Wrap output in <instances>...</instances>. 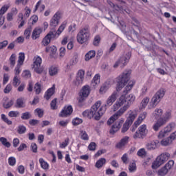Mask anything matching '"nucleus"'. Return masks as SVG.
Segmentation results:
<instances>
[{"mask_svg": "<svg viewBox=\"0 0 176 176\" xmlns=\"http://www.w3.org/2000/svg\"><path fill=\"white\" fill-rule=\"evenodd\" d=\"M76 39L80 45H83V43L89 42V39H90V27L86 25L82 28L78 33Z\"/></svg>", "mask_w": 176, "mask_h": 176, "instance_id": "obj_4", "label": "nucleus"}, {"mask_svg": "<svg viewBox=\"0 0 176 176\" xmlns=\"http://www.w3.org/2000/svg\"><path fill=\"white\" fill-rule=\"evenodd\" d=\"M1 119L5 123H7V124L10 125L13 124V122L9 120L5 114H1Z\"/></svg>", "mask_w": 176, "mask_h": 176, "instance_id": "obj_47", "label": "nucleus"}, {"mask_svg": "<svg viewBox=\"0 0 176 176\" xmlns=\"http://www.w3.org/2000/svg\"><path fill=\"white\" fill-rule=\"evenodd\" d=\"M130 58H131V52H128L125 56H121L119 58L118 61L121 65V68L127 65V63L130 61Z\"/></svg>", "mask_w": 176, "mask_h": 176, "instance_id": "obj_13", "label": "nucleus"}, {"mask_svg": "<svg viewBox=\"0 0 176 176\" xmlns=\"http://www.w3.org/2000/svg\"><path fill=\"white\" fill-rule=\"evenodd\" d=\"M69 142V138H66L65 140V142H63L62 144H60V148H65L68 146V144Z\"/></svg>", "mask_w": 176, "mask_h": 176, "instance_id": "obj_62", "label": "nucleus"}, {"mask_svg": "<svg viewBox=\"0 0 176 176\" xmlns=\"http://www.w3.org/2000/svg\"><path fill=\"white\" fill-rule=\"evenodd\" d=\"M96 57V51L91 50L85 54V61H89L91 58Z\"/></svg>", "mask_w": 176, "mask_h": 176, "instance_id": "obj_27", "label": "nucleus"}, {"mask_svg": "<svg viewBox=\"0 0 176 176\" xmlns=\"http://www.w3.org/2000/svg\"><path fill=\"white\" fill-rule=\"evenodd\" d=\"M18 20L20 23H24L25 20H27V18L23 13H19L18 15Z\"/></svg>", "mask_w": 176, "mask_h": 176, "instance_id": "obj_52", "label": "nucleus"}, {"mask_svg": "<svg viewBox=\"0 0 176 176\" xmlns=\"http://www.w3.org/2000/svg\"><path fill=\"white\" fill-rule=\"evenodd\" d=\"M146 118V112H143L142 113H141L138 120L135 122V127H138V126H140V124H141V123L142 122V120H144V119H145Z\"/></svg>", "mask_w": 176, "mask_h": 176, "instance_id": "obj_24", "label": "nucleus"}, {"mask_svg": "<svg viewBox=\"0 0 176 176\" xmlns=\"http://www.w3.org/2000/svg\"><path fill=\"white\" fill-rule=\"evenodd\" d=\"M39 163L41 164V166L43 170H49V164L43 160V158L39 159Z\"/></svg>", "mask_w": 176, "mask_h": 176, "instance_id": "obj_32", "label": "nucleus"}, {"mask_svg": "<svg viewBox=\"0 0 176 176\" xmlns=\"http://www.w3.org/2000/svg\"><path fill=\"white\" fill-rule=\"evenodd\" d=\"M41 64L42 58H41V56H37L34 62L33 69L35 73L38 74V75H41V74H46V71L43 69V67L41 66Z\"/></svg>", "mask_w": 176, "mask_h": 176, "instance_id": "obj_9", "label": "nucleus"}, {"mask_svg": "<svg viewBox=\"0 0 176 176\" xmlns=\"http://www.w3.org/2000/svg\"><path fill=\"white\" fill-rule=\"evenodd\" d=\"M123 113V111L119 110L117 111L115 114H113L108 120H107V124L108 126H111L112 123L115 122V120H118L120 116H122Z\"/></svg>", "mask_w": 176, "mask_h": 176, "instance_id": "obj_17", "label": "nucleus"}, {"mask_svg": "<svg viewBox=\"0 0 176 176\" xmlns=\"http://www.w3.org/2000/svg\"><path fill=\"white\" fill-rule=\"evenodd\" d=\"M169 144H171V140H170L168 138L167 140H163L161 141V144L164 146H167Z\"/></svg>", "mask_w": 176, "mask_h": 176, "instance_id": "obj_61", "label": "nucleus"}, {"mask_svg": "<svg viewBox=\"0 0 176 176\" xmlns=\"http://www.w3.org/2000/svg\"><path fill=\"white\" fill-rule=\"evenodd\" d=\"M80 134H81V138L84 141H87L89 140V135H87V133L85 131H80Z\"/></svg>", "mask_w": 176, "mask_h": 176, "instance_id": "obj_50", "label": "nucleus"}, {"mask_svg": "<svg viewBox=\"0 0 176 176\" xmlns=\"http://www.w3.org/2000/svg\"><path fill=\"white\" fill-rule=\"evenodd\" d=\"M168 173V170L166 166L162 167L160 170H158V175L164 176Z\"/></svg>", "mask_w": 176, "mask_h": 176, "instance_id": "obj_43", "label": "nucleus"}, {"mask_svg": "<svg viewBox=\"0 0 176 176\" xmlns=\"http://www.w3.org/2000/svg\"><path fill=\"white\" fill-rule=\"evenodd\" d=\"M148 45H145V47L147 49L148 52H155L153 50V44L152 43V41H147Z\"/></svg>", "mask_w": 176, "mask_h": 176, "instance_id": "obj_44", "label": "nucleus"}, {"mask_svg": "<svg viewBox=\"0 0 176 176\" xmlns=\"http://www.w3.org/2000/svg\"><path fill=\"white\" fill-rule=\"evenodd\" d=\"M3 107L5 108V109H9V108H12L13 107V104H14V102L13 100H10L9 101V98L6 97L3 98ZM8 101V102H7Z\"/></svg>", "mask_w": 176, "mask_h": 176, "instance_id": "obj_19", "label": "nucleus"}, {"mask_svg": "<svg viewBox=\"0 0 176 176\" xmlns=\"http://www.w3.org/2000/svg\"><path fill=\"white\" fill-rule=\"evenodd\" d=\"M42 85H41V83L36 82L34 85V89L35 90L36 94H41V91H42Z\"/></svg>", "mask_w": 176, "mask_h": 176, "instance_id": "obj_38", "label": "nucleus"}, {"mask_svg": "<svg viewBox=\"0 0 176 176\" xmlns=\"http://www.w3.org/2000/svg\"><path fill=\"white\" fill-rule=\"evenodd\" d=\"M58 72V69H57V67L52 66L49 69V74L50 76H54V75H57Z\"/></svg>", "mask_w": 176, "mask_h": 176, "instance_id": "obj_35", "label": "nucleus"}, {"mask_svg": "<svg viewBox=\"0 0 176 176\" xmlns=\"http://www.w3.org/2000/svg\"><path fill=\"white\" fill-rule=\"evenodd\" d=\"M31 31H32V26H29L24 32V36L25 39H30L31 36Z\"/></svg>", "mask_w": 176, "mask_h": 176, "instance_id": "obj_34", "label": "nucleus"}, {"mask_svg": "<svg viewBox=\"0 0 176 176\" xmlns=\"http://www.w3.org/2000/svg\"><path fill=\"white\" fill-rule=\"evenodd\" d=\"M147 133L146 125L143 124L138 128V131L135 132L133 138H145Z\"/></svg>", "mask_w": 176, "mask_h": 176, "instance_id": "obj_12", "label": "nucleus"}, {"mask_svg": "<svg viewBox=\"0 0 176 176\" xmlns=\"http://www.w3.org/2000/svg\"><path fill=\"white\" fill-rule=\"evenodd\" d=\"M51 109H57V98H54L52 100L51 103Z\"/></svg>", "mask_w": 176, "mask_h": 176, "instance_id": "obj_53", "label": "nucleus"}, {"mask_svg": "<svg viewBox=\"0 0 176 176\" xmlns=\"http://www.w3.org/2000/svg\"><path fill=\"white\" fill-rule=\"evenodd\" d=\"M8 116L10 118H18V116H20V112L18 111H11L8 113Z\"/></svg>", "mask_w": 176, "mask_h": 176, "instance_id": "obj_41", "label": "nucleus"}, {"mask_svg": "<svg viewBox=\"0 0 176 176\" xmlns=\"http://www.w3.org/2000/svg\"><path fill=\"white\" fill-rule=\"evenodd\" d=\"M115 101H116V93L113 92L107 99V104L101 107V101L98 100L89 110L87 109L82 112V116L88 118V119H93L94 118L95 120H100L107 111V108L111 107Z\"/></svg>", "mask_w": 176, "mask_h": 176, "instance_id": "obj_1", "label": "nucleus"}, {"mask_svg": "<svg viewBox=\"0 0 176 176\" xmlns=\"http://www.w3.org/2000/svg\"><path fill=\"white\" fill-rule=\"evenodd\" d=\"M38 123L39 120L35 119H32L29 121V124H30V126H36V124H38Z\"/></svg>", "mask_w": 176, "mask_h": 176, "instance_id": "obj_60", "label": "nucleus"}, {"mask_svg": "<svg viewBox=\"0 0 176 176\" xmlns=\"http://www.w3.org/2000/svg\"><path fill=\"white\" fill-rule=\"evenodd\" d=\"M64 28H65V24L63 23L57 31H56V29H52L42 41L43 46H47L52 41L57 39V37L64 31Z\"/></svg>", "mask_w": 176, "mask_h": 176, "instance_id": "obj_3", "label": "nucleus"}, {"mask_svg": "<svg viewBox=\"0 0 176 176\" xmlns=\"http://www.w3.org/2000/svg\"><path fill=\"white\" fill-rule=\"evenodd\" d=\"M21 81L20 79L17 77V76H15L13 78L12 84L14 87H17L19 85H20Z\"/></svg>", "mask_w": 176, "mask_h": 176, "instance_id": "obj_49", "label": "nucleus"}, {"mask_svg": "<svg viewBox=\"0 0 176 176\" xmlns=\"http://www.w3.org/2000/svg\"><path fill=\"white\" fill-rule=\"evenodd\" d=\"M171 110H168L165 112L164 118H160L157 122L153 125V129L155 131H158L159 129L162 127V126H164L170 119H171Z\"/></svg>", "mask_w": 176, "mask_h": 176, "instance_id": "obj_6", "label": "nucleus"}, {"mask_svg": "<svg viewBox=\"0 0 176 176\" xmlns=\"http://www.w3.org/2000/svg\"><path fill=\"white\" fill-rule=\"evenodd\" d=\"M43 29L41 28H36L32 32V38L34 41H36V39H38L39 36H41V34H42Z\"/></svg>", "mask_w": 176, "mask_h": 176, "instance_id": "obj_18", "label": "nucleus"}, {"mask_svg": "<svg viewBox=\"0 0 176 176\" xmlns=\"http://www.w3.org/2000/svg\"><path fill=\"white\" fill-rule=\"evenodd\" d=\"M31 118H32V116L29 111L23 113L21 116V119H22V120H29V119H31Z\"/></svg>", "mask_w": 176, "mask_h": 176, "instance_id": "obj_31", "label": "nucleus"}, {"mask_svg": "<svg viewBox=\"0 0 176 176\" xmlns=\"http://www.w3.org/2000/svg\"><path fill=\"white\" fill-rule=\"evenodd\" d=\"M134 85H135V80L130 81L128 85H126L124 88V90L123 91L124 94L122 95L120 98L121 102H122V104H124V105L122 108L120 109V111H123V113H124V112H126V111L129 109L130 105H131V104H133L134 101H135V96H134V95L131 94L127 95V93H129L130 90L133 89V86H134Z\"/></svg>", "mask_w": 176, "mask_h": 176, "instance_id": "obj_2", "label": "nucleus"}, {"mask_svg": "<svg viewBox=\"0 0 176 176\" xmlns=\"http://www.w3.org/2000/svg\"><path fill=\"white\" fill-rule=\"evenodd\" d=\"M10 91H12V85L8 84L4 89L3 92L5 93V94H9Z\"/></svg>", "mask_w": 176, "mask_h": 176, "instance_id": "obj_55", "label": "nucleus"}, {"mask_svg": "<svg viewBox=\"0 0 176 176\" xmlns=\"http://www.w3.org/2000/svg\"><path fill=\"white\" fill-rule=\"evenodd\" d=\"M74 112V109L72 105L65 106L59 113L60 118H67V116L72 115Z\"/></svg>", "mask_w": 176, "mask_h": 176, "instance_id": "obj_14", "label": "nucleus"}, {"mask_svg": "<svg viewBox=\"0 0 176 176\" xmlns=\"http://www.w3.org/2000/svg\"><path fill=\"white\" fill-rule=\"evenodd\" d=\"M54 85H53L51 88L48 89L45 92L44 95V98H45L47 101H49V100H50V98H52V96L54 94Z\"/></svg>", "mask_w": 176, "mask_h": 176, "instance_id": "obj_20", "label": "nucleus"}, {"mask_svg": "<svg viewBox=\"0 0 176 176\" xmlns=\"http://www.w3.org/2000/svg\"><path fill=\"white\" fill-rule=\"evenodd\" d=\"M157 144L156 142H151L146 144V148L148 151H152L153 149H156L157 146Z\"/></svg>", "mask_w": 176, "mask_h": 176, "instance_id": "obj_29", "label": "nucleus"}, {"mask_svg": "<svg viewBox=\"0 0 176 176\" xmlns=\"http://www.w3.org/2000/svg\"><path fill=\"white\" fill-rule=\"evenodd\" d=\"M173 166H174V160H169L164 166V167H166L168 171H169V170H171V168H173Z\"/></svg>", "mask_w": 176, "mask_h": 176, "instance_id": "obj_46", "label": "nucleus"}, {"mask_svg": "<svg viewBox=\"0 0 176 176\" xmlns=\"http://www.w3.org/2000/svg\"><path fill=\"white\" fill-rule=\"evenodd\" d=\"M105 163H107V160L105 158H100L96 162L95 167H96V168H101Z\"/></svg>", "mask_w": 176, "mask_h": 176, "instance_id": "obj_26", "label": "nucleus"}, {"mask_svg": "<svg viewBox=\"0 0 176 176\" xmlns=\"http://www.w3.org/2000/svg\"><path fill=\"white\" fill-rule=\"evenodd\" d=\"M146 155L144 148H141L138 151V156H140V157H144Z\"/></svg>", "mask_w": 176, "mask_h": 176, "instance_id": "obj_57", "label": "nucleus"}, {"mask_svg": "<svg viewBox=\"0 0 176 176\" xmlns=\"http://www.w3.org/2000/svg\"><path fill=\"white\" fill-rule=\"evenodd\" d=\"M8 9H9L8 6H3L0 9V23H5V16H3V14L8 12Z\"/></svg>", "mask_w": 176, "mask_h": 176, "instance_id": "obj_21", "label": "nucleus"}, {"mask_svg": "<svg viewBox=\"0 0 176 176\" xmlns=\"http://www.w3.org/2000/svg\"><path fill=\"white\" fill-rule=\"evenodd\" d=\"M136 168H137V166L135 165V162H133L129 165V171L131 172L135 171Z\"/></svg>", "mask_w": 176, "mask_h": 176, "instance_id": "obj_63", "label": "nucleus"}, {"mask_svg": "<svg viewBox=\"0 0 176 176\" xmlns=\"http://www.w3.org/2000/svg\"><path fill=\"white\" fill-rule=\"evenodd\" d=\"M163 115V110L162 109H157L155 110L154 118L155 119H159Z\"/></svg>", "mask_w": 176, "mask_h": 176, "instance_id": "obj_37", "label": "nucleus"}, {"mask_svg": "<svg viewBox=\"0 0 176 176\" xmlns=\"http://www.w3.org/2000/svg\"><path fill=\"white\" fill-rule=\"evenodd\" d=\"M122 105H124L123 102H122V100H120V98L119 99V101L116 102L114 104H113V111H118V109H119V108H120V107H122Z\"/></svg>", "mask_w": 176, "mask_h": 176, "instance_id": "obj_42", "label": "nucleus"}, {"mask_svg": "<svg viewBox=\"0 0 176 176\" xmlns=\"http://www.w3.org/2000/svg\"><path fill=\"white\" fill-rule=\"evenodd\" d=\"M0 142H1L2 145L6 146V148H10L12 145L10 142H8V139L3 137L0 138Z\"/></svg>", "mask_w": 176, "mask_h": 176, "instance_id": "obj_30", "label": "nucleus"}, {"mask_svg": "<svg viewBox=\"0 0 176 176\" xmlns=\"http://www.w3.org/2000/svg\"><path fill=\"white\" fill-rule=\"evenodd\" d=\"M8 163L10 166H14L16 164V158L14 157H10L8 158Z\"/></svg>", "mask_w": 176, "mask_h": 176, "instance_id": "obj_56", "label": "nucleus"}, {"mask_svg": "<svg viewBox=\"0 0 176 176\" xmlns=\"http://www.w3.org/2000/svg\"><path fill=\"white\" fill-rule=\"evenodd\" d=\"M14 107L15 108H25V102H24V98H19L16 99Z\"/></svg>", "mask_w": 176, "mask_h": 176, "instance_id": "obj_23", "label": "nucleus"}, {"mask_svg": "<svg viewBox=\"0 0 176 176\" xmlns=\"http://www.w3.org/2000/svg\"><path fill=\"white\" fill-rule=\"evenodd\" d=\"M10 64L12 68L16 65V54H12L10 57Z\"/></svg>", "mask_w": 176, "mask_h": 176, "instance_id": "obj_40", "label": "nucleus"}, {"mask_svg": "<svg viewBox=\"0 0 176 176\" xmlns=\"http://www.w3.org/2000/svg\"><path fill=\"white\" fill-rule=\"evenodd\" d=\"M84 79H85V71L79 70L77 74L76 80L74 81L76 86H79V85H80L81 83H83Z\"/></svg>", "mask_w": 176, "mask_h": 176, "instance_id": "obj_16", "label": "nucleus"}, {"mask_svg": "<svg viewBox=\"0 0 176 176\" xmlns=\"http://www.w3.org/2000/svg\"><path fill=\"white\" fill-rule=\"evenodd\" d=\"M136 115L134 113H130L129 118L126 120L125 123L123 124V127L122 128V133H126L129 129H130V126L133 124V122L135 120Z\"/></svg>", "mask_w": 176, "mask_h": 176, "instance_id": "obj_10", "label": "nucleus"}, {"mask_svg": "<svg viewBox=\"0 0 176 176\" xmlns=\"http://www.w3.org/2000/svg\"><path fill=\"white\" fill-rule=\"evenodd\" d=\"M96 146L97 144H96V142H92L89 144L88 148L89 149V151H96Z\"/></svg>", "mask_w": 176, "mask_h": 176, "instance_id": "obj_59", "label": "nucleus"}, {"mask_svg": "<svg viewBox=\"0 0 176 176\" xmlns=\"http://www.w3.org/2000/svg\"><path fill=\"white\" fill-rule=\"evenodd\" d=\"M170 131H171V129H170V127L168 126H167L164 130L161 131L158 135V138H164V137H166V134H167V133H170Z\"/></svg>", "mask_w": 176, "mask_h": 176, "instance_id": "obj_25", "label": "nucleus"}, {"mask_svg": "<svg viewBox=\"0 0 176 176\" xmlns=\"http://www.w3.org/2000/svg\"><path fill=\"white\" fill-rule=\"evenodd\" d=\"M130 75H131V70H126L118 77L116 87L117 91H120L127 85V82L130 80Z\"/></svg>", "mask_w": 176, "mask_h": 176, "instance_id": "obj_5", "label": "nucleus"}, {"mask_svg": "<svg viewBox=\"0 0 176 176\" xmlns=\"http://www.w3.org/2000/svg\"><path fill=\"white\" fill-rule=\"evenodd\" d=\"M35 112H36L38 118H42L43 116V110L41 109H36Z\"/></svg>", "mask_w": 176, "mask_h": 176, "instance_id": "obj_64", "label": "nucleus"}, {"mask_svg": "<svg viewBox=\"0 0 176 176\" xmlns=\"http://www.w3.org/2000/svg\"><path fill=\"white\" fill-rule=\"evenodd\" d=\"M118 26L120 28L121 31L124 32L126 31V23H118Z\"/></svg>", "mask_w": 176, "mask_h": 176, "instance_id": "obj_58", "label": "nucleus"}, {"mask_svg": "<svg viewBox=\"0 0 176 176\" xmlns=\"http://www.w3.org/2000/svg\"><path fill=\"white\" fill-rule=\"evenodd\" d=\"M27 131V128L24 125H19L17 129L18 134H24Z\"/></svg>", "mask_w": 176, "mask_h": 176, "instance_id": "obj_39", "label": "nucleus"}, {"mask_svg": "<svg viewBox=\"0 0 176 176\" xmlns=\"http://www.w3.org/2000/svg\"><path fill=\"white\" fill-rule=\"evenodd\" d=\"M63 12L62 11H57L55 14L52 17V20L55 22V23H60V20H61V19H63Z\"/></svg>", "mask_w": 176, "mask_h": 176, "instance_id": "obj_22", "label": "nucleus"}, {"mask_svg": "<svg viewBox=\"0 0 176 176\" xmlns=\"http://www.w3.org/2000/svg\"><path fill=\"white\" fill-rule=\"evenodd\" d=\"M166 95V89L164 88L160 89L151 99V107L155 108L160 101H162V98Z\"/></svg>", "mask_w": 176, "mask_h": 176, "instance_id": "obj_8", "label": "nucleus"}, {"mask_svg": "<svg viewBox=\"0 0 176 176\" xmlns=\"http://www.w3.org/2000/svg\"><path fill=\"white\" fill-rule=\"evenodd\" d=\"M81 123H83V120L79 118H76L72 120L73 126H78V124H81Z\"/></svg>", "mask_w": 176, "mask_h": 176, "instance_id": "obj_45", "label": "nucleus"}, {"mask_svg": "<svg viewBox=\"0 0 176 176\" xmlns=\"http://www.w3.org/2000/svg\"><path fill=\"white\" fill-rule=\"evenodd\" d=\"M124 122V120L122 118L120 121H117L115 124L112 125L109 131L110 134H115L116 131H119V129L122 127V124H123Z\"/></svg>", "mask_w": 176, "mask_h": 176, "instance_id": "obj_15", "label": "nucleus"}, {"mask_svg": "<svg viewBox=\"0 0 176 176\" xmlns=\"http://www.w3.org/2000/svg\"><path fill=\"white\" fill-rule=\"evenodd\" d=\"M30 149L33 153H37L38 152V146L36 143H32L30 146Z\"/></svg>", "mask_w": 176, "mask_h": 176, "instance_id": "obj_51", "label": "nucleus"}, {"mask_svg": "<svg viewBox=\"0 0 176 176\" xmlns=\"http://www.w3.org/2000/svg\"><path fill=\"white\" fill-rule=\"evenodd\" d=\"M100 41H101V38L100 37V36H96L93 42L94 45L98 46V45H100Z\"/></svg>", "mask_w": 176, "mask_h": 176, "instance_id": "obj_54", "label": "nucleus"}, {"mask_svg": "<svg viewBox=\"0 0 176 176\" xmlns=\"http://www.w3.org/2000/svg\"><path fill=\"white\" fill-rule=\"evenodd\" d=\"M148 102H149V98H144L140 103V109H144L146 108V107L148 105Z\"/></svg>", "mask_w": 176, "mask_h": 176, "instance_id": "obj_36", "label": "nucleus"}, {"mask_svg": "<svg viewBox=\"0 0 176 176\" xmlns=\"http://www.w3.org/2000/svg\"><path fill=\"white\" fill-rule=\"evenodd\" d=\"M168 157H170V153H166L165 154H161L159 155L155 161L152 164V168L153 170H156L157 168H159L160 166H162V164H164V163H166L167 160H168Z\"/></svg>", "mask_w": 176, "mask_h": 176, "instance_id": "obj_7", "label": "nucleus"}, {"mask_svg": "<svg viewBox=\"0 0 176 176\" xmlns=\"http://www.w3.org/2000/svg\"><path fill=\"white\" fill-rule=\"evenodd\" d=\"M24 60H25V54L24 52H20L18 59V64H19V65H23Z\"/></svg>", "mask_w": 176, "mask_h": 176, "instance_id": "obj_33", "label": "nucleus"}, {"mask_svg": "<svg viewBox=\"0 0 176 176\" xmlns=\"http://www.w3.org/2000/svg\"><path fill=\"white\" fill-rule=\"evenodd\" d=\"M108 89H109V83H108L107 82L103 83L100 89V94H104V93H107Z\"/></svg>", "mask_w": 176, "mask_h": 176, "instance_id": "obj_28", "label": "nucleus"}, {"mask_svg": "<svg viewBox=\"0 0 176 176\" xmlns=\"http://www.w3.org/2000/svg\"><path fill=\"white\" fill-rule=\"evenodd\" d=\"M22 76L25 79H28V78H31V72H30V70L23 71V72L22 74Z\"/></svg>", "mask_w": 176, "mask_h": 176, "instance_id": "obj_48", "label": "nucleus"}, {"mask_svg": "<svg viewBox=\"0 0 176 176\" xmlns=\"http://www.w3.org/2000/svg\"><path fill=\"white\" fill-rule=\"evenodd\" d=\"M90 94V87L89 85H85L82 87L81 91L80 93V98L78 99V102H83Z\"/></svg>", "mask_w": 176, "mask_h": 176, "instance_id": "obj_11", "label": "nucleus"}]
</instances>
